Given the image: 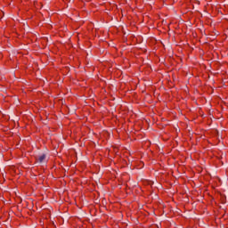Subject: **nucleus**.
<instances>
[{
	"mask_svg": "<svg viewBox=\"0 0 228 228\" xmlns=\"http://www.w3.org/2000/svg\"><path fill=\"white\" fill-rule=\"evenodd\" d=\"M45 158H46L45 154H41L38 158H37V161L38 163H44Z\"/></svg>",
	"mask_w": 228,
	"mask_h": 228,
	"instance_id": "f257e3e1",
	"label": "nucleus"
}]
</instances>
